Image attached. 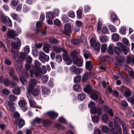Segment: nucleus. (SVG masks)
<instances>
[{"label":"nucleus","mask_w":134,"mask_h":134,"mask_svg":"<svg viewBox=\"0 0 134 134\" xmlns=\"http://www.w3.org/2000/svg\"><path fill=\"white\" fill-rule=\"evenodd\" d=\"M33 69L30 70V76L32 77L33 74H35L36 77L40 76L41 74H44L47 72L46 68H33Z\"/></svg>","instance_id":"nucleus-1"},{"label":"nucleus","mask_w":134,"mask_h":134,"mask_svg":"<svg viewBox=\"0 0 134 134\" xmlns=\"http://www.w3.org/2000/svg\"><path fill=\"white\" fill-rule=\"evenodd\" d=\"M88 107L91 109L90 112L91 113L95 114L97 113L99 115L101 114V109L99 108L96 109L95 107V104L94 102L92 101L91 102L88 104Z\"/></svg>","instance_id":"nucleus-2"},{"label":"nucleus","mask_w":134,"mask_h":134,"mask_svg":"<svg viewBox=\"0 0 134 134\" xmlns=\"http://www.w3.org/2000/svg\"><path fill=\"white\" fill-rule=\"evenodd\" d=\"M73 64L78 67L82 66L83 60L81 56L79 55L77 58H74L73 59Z\"/></svg>","instance_id":"nucleus-3"},{"label":"nucleus","mask_w":134,"mask_h":134,"mask_svg":"<svg viewBox=\"0 0 134 134\" xmlns=\"http://www.w3.org/2000/svg\"><path fill=\"white\" fill-rule=\"evenodd\" d=\"M18 103V105L21 107L23 111L25 112L28 109L27 103L23 98L21 97Z\"/></svg>","instance_id":"nucleus-4"},{"label":"nucleus","mask_w":134,"mask_h":134,"mask_svg":"<svg viewBox=\"0 0 134 134\" xmlns=\"http://www.w3.org/2000/svg\"><path fill=\"white\" fill-rule=\"evenodd\" d=\"M42 62L45 63L46 62H48L49 60V57L48 55H46L43 52H41L38 58Z\"/></svg>","instance_id":"nucleus-5"},{"label":"nucleus","mask_w":134,"mask_h":134,"mask_svg":"<svg viewBox=\"0 0 134 134\" xmlns=\"http://www.w3.org/2000/svg\"><path fill=\"white\" fill-rule=\"evenodd\" d=\"M21 45V41L18 38L14 39V42H12L11 45L13 48L16 49H19Z\"/></svg>","instance_id":"nucleus-6"},{"label":"nucleus","mask_w":134,"mask_h":134,"mask_svg":"<svg viewBox=\"0 0 134 134\" xmlns=\"http://www.w3.org/2000/svg\"><path fill=\"white\" fill-rule=\"evenodd\" d=\"M7 34L9 37L12 38H14L15 37L18 36V34L16 31L13 30H8Z\"/></svg>","instance_id":"nucleus-7"},{"label":"nucleus","mask_w":134,"mask_h":134,"mask_svg":"<svg viewBox=\"0 0 134 134\" xmlns=\"http://www.w3.org/2000/svg\"><path fill=\"white\" fill-rule=\"evenodd\" d=\"M118 44L121 48V51H123L124 54L126 55L129 51V48L127 47L124 46L123 44L120 43H118Z\"/></svg>","instance_id":"nucleus-8"},{"label":"nucleus","mask_w":134,"mask_h":134,"mask_svg":"<svg viewBox=\"0 0 134 134\" xmlns=\"http://www.w3.org/2000/svg\"><path fill=\"white\" fill-rule=\"evenodd\" d=\"M27 97L29 99V101L30 106L32 107L35 108L36 107L35 102L34 100V98L31 96H27Z\"/></svg>","instance_id":"nucleus-9"},{"label":"nucleus","mask_w":134,"mask_h":134,"mask_svg":"<svg viewBox=\"0 0 134 134\" xmlns=\"http://www.w3.org/2000/svg\"><path fill=\"white\" fill-rule=\"evenodd\" d=\"M18 122L19 126V128H21L25 124V121L22 118H19L14 122V124L17 122Z\"/></svg>","instance_id":"nucleus-10"},{"label":"nucleus","mask_w":134,"mask_h":134,"mask_svg":"<svg viewBox=\"0 0 134 134\" xmlns=\"http://www.w3.org/2000/svg\"><path fill=\"white\" fill-rule=\"evenodd\" d=\"M47 114L51 119L56 118L58 116V114L53 111L48 112Z\"/></svg>","instance_id":"nucleus-11"},{"label":"nucleus","mask_w":134,"mask_h":134,"mask_svg":"<svg viewBox=\"0 0 134 134\" xmlns=\"http://www.w3.org/2000/svg\"><path fill=\"white\" fill-rule=\"evenodd\" d=\"M80 51L79 49H77L71 52L70 54V56L72 58V59L74 58H77L78 57H76V56L78 54L80 53Z\"/></svg>","instance_id":"nucleus-12"},{"label":"nucleus","mask_w":134,"mask_h":134,"mask_svg":"<svg viewBox=\"0 0 134 134\" xmlns=\"http://www.w3.org/2000/svg\"><path fill=\"white\" fill-rule=\"evenodd\" d=\"M63 59L65 63L68 64L67 62V60L69 61L70 62V63L71 62V59L69 57L67 53L66 52H65L64 54H63Z\"/></svg>","instance_id":"nucleus-13"},{"label":"nucleus","mask_w":134,"mask_h":134,"mask_svg":"<svg viewBox=\"0 0 134 134\" xmlns=\"http://www.w3.org/2000/svg\"><path fill=\"white\" fill-rule=\"evenodd\" d=\"M34 86L29 84L27 87V91L26 92V96H31V93L33 91Z\"/></svg>","instance_id":"nucleus-14"},{"label":"nucleus","mask_w":134,"mask_h":134,"mask_svg":"<svg viewBox=\"0 0 134 134\" xmlns=\"http://www.w3.org/2000/svg\"><path fill=\"white\" fill-rule=\"evenodd\" d=\"M83 55L85 58L86 59H88L91 56V53L87 50L84 49L83 50Z\"/></svg>","instance_id":"nucleus-15"},{"label":"nucleus","mask_w":134,"mask_h":134,"mask_svg":"<svg viewBox=\"0 0 134 134\" xmlns=\"http://www.w3.org/2000/svg\"><path fill=\"white\" fill-rule=\"evenodd\" d=\"M71 26L69 23H66L64 25V30L65 32L70 33L71 32Z\"/></svg>","instance_id":"nucleus-16"},{"label":"nucleus","mask_w":134,"mask_h":134,"mask_svg":"<svg viewBox=\"0 0 134 134\" xmlns=\"http://www.w3.org/2000/svg\"><path fill=\"white\" fill-rule=\"evenodd\" d=\"M50 47L49 44L48 43H45L43 45V49L44 52L48 53L49 51V48Z\"/></svg>","instance_id":"nucleus-17"},{"label":"nucleus","mask_w":134,"mask_h":134,"mask_svg":"<svg viewBox=\"0 0 134 134\" xmlns=\"http://www.w3.org/2000/svg\"><path fill=\"white\" fill-rule=\"evenodd\" d=\"M52 123V122L49 120H44L43 121L42 124L46 127L50 126Z\"/></svg>","instance_id":"nucleus-18"},{"label":"nucleus","mask_w":134,"mask_h":134,"mask_svg":"<svg viewBox=\"0 0 134 134\" xmlns=\"http://www.w3.org/2000/svg\"><path fill=\"white\" fill-rule=\"evenodd\" d=\"M4 22L6 21L7 22V25L9 26H11L12 25V23L11 20L7 16L4 17Z\"/></svg>","instance_id":"nucleus-19"},{"label":"nucleus","mask_w":134,"mask_h":134,"mask_svg":"<svg viewBox=\"0 0 134 134\" xmlns=\"http://www.w3.org/2000/svg\"><path fill=\"white\" fill-rule=\"evenodd\" d=\"M108 39L107 36L103 35L100 37V40L101 42L105 43L108 41Z\"/></svg>","instance_id":"nucleus-20"},{"label":"nucleus","mask_w":134,"mask_h":134,"mask_svg":"<svg viewBox=\"0 0 134 134\" xmlns=\"http://www.w3.org/2000/svg\"><path fill=\"white\" fill-rule=\"evenodd\" d=\"M127 61L128 63H129L132 62L134 64V56H129L127 57Z\"/></svg>","instance_id":"nucleus-21"},{"label":"nucleus","mask_w":134,"mask_h":134,"mask_svg":"<svg viewBox=\"0 0 134 134\" xmlns=\"http://www.w3.org/2000/svg\"><path fill=\"white\" fill-rule=\"evenodd\" d=\"M12 91L15 94L19 95L21 93L20 89L19 88L15 87L12 90Z\"/></svg>","instance_id":"nucleus-22"},{"label":"nucleus","mask_w":134,"mask_h":134,"mask_svg":"<svg viewBox=\"0 0 134 134\" xmlns=\"http://www.w3.org/2000/svg\"><path fill=\"white\" fill-rule=\"evenodd\" d=\"M112 38L115 41H117L119 39V35L117 34H114L112 35Z\"/></svg>","instance_id":"nucleus-23"},{"label":"nucleus","mask_w":134,"mask_h":134,"mask_svg":"<svg viewBox=\"0 0 134 134\" xmlns=\"http://www.w3.org/2000/svg\"><path fill=\"white\" fill-rule=\"evenodd\" d=\"M41 118L36 117L32 122L31 124L32 125H35L36 123L39 124L41 122Z\"/></svg>","instance_id":"nucleus-24"},{"label":"nucleus","mask_w":134,"mask_h":134,"mask_svg":"<svg viewBox=\"0 0 134 134\" xmlns=\"http://www.w3.org/2000/svg\"><path fill=\"white\" fill-rule=\"evenodd\" d=\"M99 95V94L98 92L97 91H96L95 93L92 94L91 98L93 100H96L98 98Z\"/></svg>","instance_id":"nucleus-25"},{"label":"nucleus","mask_w":134,"mask_h":134,"mask_svg":"<svg viewBox=\"0 0 134 134\" xmlns=\"http://www.w3.org/2000/svg\"><path fill=\"white\" fill-rule=\"evenodd\" d=\"M71 70L76 74L77 75L79 74L81 72V70L79 68H72L71 69Z\"/></svg>","instance_id":"nucleus-26"},{"label":"nucleus","mask_w":134,"mask_h":134,"mask_svg":"<svg viewBox=\"0 0 134 134\" xmlns=\"http://www.w3.org/2000/svg\"><path fill=\"white\" fill-rule=\"evenodd\" d=\"M104 108L105 109H107V111L108 113L111 116H114V114L111 109L108 108V106L106 105L104 106Z\"/></svg>","instance_id":"nucleus-27"},{"label":"nucleus","mask_w":134,"mask_h":134,"mask_svg":"<svg viewBox=\"0 0 134 134\" xmlns=\"http://www.w3.org/2000/svg\"><path fill=\"white\" fill-rule=\"evenodd\" d=\"M117 60L119 62H124L125 57L123 56L118 55L116 57Z\"/></svg>","instance_id":"nucleus-28"},{"label":"nucleus","mask_w":134,"mask_h":134,"mask_svg":"<svg viewBox=\"0 0 134 134\" xmlns=\"http://www.w3.org/2000/svg\"><path fill=\"white\" fill-rule=\"evenodd\" d=\"M118 43H117L118 47H115L114 49V52L117 55H119L120 53V51H121V48L118 44Z\"/></svg>","instance_id":"nucleus-29"},{"label":"nucleus","mask_w":134,"mask_h":134,"mask_svg":"<svg viewBox=\"0 0 134 134\" xmlns=\"http://www.w3.org/2000/svg\"><path fill=\"white\" fill-rule=\"evenodd\" d=\"M42 92L44 94L46 95L49 93L50 90L48 88H44L42 89Z\"/></svg>","instance_id":"nucleus-30"},{"label":"nucleus","mask_w":134,"mask_h":134,"mask_svg":"<svg viewBox=\"0 0 134 134\" xmlns=\"http://www.w3.org/2000/svg\"><path fill=\"white\" fill-rule=\"evenodd\" d=\"M9 98L10 101L13 102L17 99V97L15 96L13 94H11L9 96Z\"/></svg>","instance_id":"nucleus-31"},{"label":"nucleus","mask_w":134,"mask_h":134,"mask_svg":"<svg viewBox=\"0 0 134 134\" xmlns=\"http://www.w3.org/2000/svg\"><path fill=\"white\" fill-rule=\"evenodd\" d=\"M40 93V90L37 88H35L32 91V93L34 96L38 95Z\"/></svg>","instance_id":"nucleus-32"},{"label":"nucleus","mask_w":134,"mask_h":134,"mask_svg":"<svg viewBox=\"0 0 134 134\" xmlns=\"http://www.w3.org/2000/svg\"><path fill=\"white\" fill-rule=\"evenodd\" d=\"M113 44H110L107 49V51L108 53L110 54H112L113 53Z\"/></svg>","instance_id":"nucleus-33"},{"label":"nucleus","mask_w":134,"mask_h":134,"mask_svg":"<svg viewBox=\"0 0 134 134\" xmlns=\"http://www.w3.org/2000/svg\"><path fill=\"white\" fill-rule=\"evenodd\" d=\"M84 91L87 93H90L91 92V88L90 85L86 86L84 88Z\"/></svg>","instance_id":"nucleus-34"},{"label":"nucleus","mask_w":134,"mask_h":134,"mask_svg":"<svg viewBox=\"0 0 134 134\" xmlns=\"http://www.w3.org/2000/svg\"><path fill=\"white\" fill-rule=\"evenodd\" d=\"M49 42L51 43H53L55 44L58 43V41L55 38L52 37H50L49 39Z\"/></svg>","instance_id":"nucleus-35"},{"label":"nucleus","mask_w":134,"mask_h":134,"mask_svg":"<svg viewBox=\"0 0 134 134\" xmlns=\"http://www.w3.org/2000/svg\"><path fill=\"white\" fill-rule=\"evenodd\" d=\"M37 83V80L35 79H31L29 82V84L33 86H35Z\"/></svg>","instance_id":"nucleus-36"},{"label":"nucleus","mask_w":134,"mask_h":134,"mask_svg":"<svg viewBox=\"0 0 134 134\" xmlns=\"http://www.w3.org/2000/svg\"><path fill=\"white\" fill-rule=\"evenodd\" d=\"M94 49L95 51H99L100 49V44L98 42H96L94 46Z\"/></svg>","instance_id":"nucleus-37"},{"label":"nucleus","mask_w":134,"mask_h":134,"mask_svg":"<svg viewBox=\"0 0 134 134\" xmlns=\"http://www.w3.org/2000/svg\"><path fill=\"white\" fill-rule=\"evenodd\" d=\"M85 95L83 93H82L78 95L77 98L79 100H82L85 98Z\"/></svg>","instance_id":"nucleus-38"},{"label":"nucleus","mask_w":134,"mask_h":134,"mask_svg":"<svg viewBox=\"0 0 134 134\" xmlns=\"http://www.w3.org/2000/svg\"><path fill=\"white\" fill-rule=\"evenodd\" d=\"M101 120L102 122L106 123L108 120V116L106 114L103 115Z\"/></svg>","instance_id":"nucleus-39"},{"label":"nucleus","mask_w":134,"mask_h":134,"mask_svg":"<svg viewBox=\"0 0 134 134\" xmlns=\"http://www.w3.org/2000/svg\"><path fill=\"white\" fill-rule=\"evenodd\" d=\"M55 125L57 128L59 130L61 129L64 130L65 129L64 126L59 124L55 123Z\"/></svg>","instance_id":"nucleus-40"},{"label":"nucleus","mask_w":134,"mask_h":134,"mask_svg":"<svg viewBox=\"0 0 134 134\" xmlns=\"http://www.w3.org/2000/svg\"><path fill=\"white\" fill-rule=\"evenodd\" d=\"M107 47V44H104L102 45L101 46V51L102 53H104L105 52Z\"/></svg>","instance_id":"nucleus-41"},{"label":"nucleus","mask_w":134,"mask_h":134,"mask_svg":"<svg viewBox=\"0 0 134 134\" xmlns=\"http://www.w3.org/2000/svg\"><path fill=\"white\" fill-rule=\"evenodd\" d=\"M53 49L57 53H59L62 50V49L56 46H53Z\"/></svg>","instance_id":"nucleus-42"},{"label":"nucleus","mask_w":134,"mask_h":134,"mask_svg":"<svg viewBox=\"0 0 134 134\" xmlns=\"http://www.w3.org/2000/svg\"><path fill=\"white\" fill-rule=\"evenodd\" d=\"M102 25V22L99 19L97 24V29L98 31H100L101 28V26Z\"/></svg>","instance_id":"nucleus-43"},{"label":"nucleus","mask_w":134,"mask_h":134,"mask_svg":"<svg viewBox=\"0 0 134 134\" xmlns=\"http://www.w3.org/2000/svg\"><path fill=\"white\" fill-rule=\"evenodd\" d=\"M111 19L113 21L117 20L118 18L116 15L114 13H111L110 15Z\"/></svg>","instance_id":"nucleus-44"},{"label":"nucleus","mask_w":134,"mask_h":134,"mask_svg":"<svg viewBox=\"0 0 134 134\" xmlns=\"http://www.w3.org/2000/svg\"><path fill=\"white\" fill-rule=\"evenodd\" d=\"M61 19L64 22H67L69 21V18L66 15H63L61 17Z\"/></svg>","instance_id":"nucleus-45"},{"label":"nucleus","mask_w":134,"mask_h":134,"mask_svg":"<svg viewBox=\"0 0 134 134\" xmlns=\"http://www.w3.org/2000/svg\"><path fill=\"white\" fill-rule=\"evenodd\" d=\"M77 18L79 19H80L81 18L82 16V11L80 9L77 11Z\"/></svg>","instance_id":"nucleus-46"},{"label":"nucleus","mask_w":134,"mask_h":134,"mask_svg":"<svg viewBox=\"0 0 134 134\" xmlns=\"http://www.w3.org/2000/svg\"><path fill=\"white\" fill-rule=\"evenodd\" d=\"M92 120L94 122H98L99 120V117L97 115H94L92 118Z\"/></svg>","instance_id":"nucleus-47"},{"label":"nucleus","mask_w":134,"mask_h":134,"mask_svg":"<svg viewBox=\"0 0 134 134\" xmlns=\"http://www.w3.org/2000/svg\"><path fill=\"white\" fill-rule=\"evenodd\" d=\"M34 62V67H40L41 65V63L38 60H35Z\"/></svg>","instance_id":"nucleus-48"},{"label":"nucleus","mask_w":134,"mask_h":134,"mask_svg":"<svg viewBox=\"0 0 134 134\" xmlns=\"http://www.w3.org/2000/svg\"><path fill=\"white\" fill-rule=\"evenodd\" d=\"M90 42L92 47H94L96 43L95 39L94 38H91L90 40Z\"/></svg>","instance_id":"nucleus-49"},{"label":"nucleus","mask_w":134,"mask_h":134,"mask_svg":"<svg viewBox=\"0 0 134 134\" xmlns=\"http://www.w3.org/2000/svg\"><path fill=\"white\" fill-rule=\"evenodd\" d=\"M20 79L21 82L24 86H26L27 84V81L25 78L23 77H20Z\"/></svg>","instance_id":"nucleus-50"},{"label":"nucleus","mask_w":134,"mask_h":134,"mask_svg":"<svg viewBox=\"0 0 134 134\" xmlns=\"http://www.w3.org/2000/svg\"><path fill=\"white\" fill-rule=\"evenodd\" d=\"M48 78L47 76L45 75H43L41 77L42 80L44 83H46L48 81Z\"/></svg>","instance_id":"nucleus-51"},{"label":"nucleus","mask_w":134,"mask_h":134,"mask_svg":"<svg viewBox=\"0 0 134 134\" xmlns=\"http://www.w3.org/2000/svg\"><path fill=\"white\" fill-rule=\"evenodd\" d=\"M14 104V103L12 102H8V106H9L10 107V108L12 109H10L11 111H13L15 109V108L13 106V104Z\"/></svg>","instance_id":"nucleus-52"},{"label":"nucleus","mask_w":134,"mask_h":134,"mask_svg":"<svg viewBox=\"0 0 134 134\" xmlns=\"http://www.w3.org/2000/svg\"><path fill=\"white\" fill-rule=\"evenodd\" d=\"M54 23L56 25L60 26L61 25V22L58 19H55L54 22Z\"/></svg>","instance_id":"nucleus-53"},{"label":"nucleus","mask_w":134,"mask_h":134,"mask_svg":"<svg viewBox=\"0 0 134 134\" xmlns=\"http://www.w3.org/2000/svg\"><path fill=\"white\" fill-rule=\"evenodd\" d=\"M102 131L104 133H107L108 131V127L106 126H103L102 128Z\"/></svg>","instance_id":"nucleus-54"},{"label":"nucleus","mask_w":134,"mask_h":134,"mask_svg":"<svg viewBox=\"0 0 134 134\" xmlns=\"http://www.w3.org/2000/svg\"><path fill=\"white\" fill-rule=\"evenodd\" d=\"M108 29L107 27L105 26H103L102 29L101 31L104 34H106L108 31Z\"/></svg>","instance_id":"nucleus-55"},{"label":"nucleus","mask_w":134,"mask_h":134,"mask_svg":"<svg viewBox=\"0 0 134 134\" xmlns=\"http://www.w3.org/2000/svg\"><path fill=\"white\" fill-rule=\"evenodd\" d=\"M26 57L25 54L23 52H21L19 56V58L22 60L25 59Z\"/></svg>","instance_id":"nucleus-56"},{"label":"nucleus","mask_w":134,"mask_h":134,"mask_svg":"<svg viewBox=\"0 0 134 134\" xmlns=\"http://www.w3.org/2000/svg\"><path fill=\"white\" fill-rule=\"evenodd\" d=\"M80 42L79 39H77L72 41V42L74 45H77L80 43Z\"/></svg>","instance_id":"nucleus-57"},{"label":"nucleus","mask_w":134,"mask_h":134,"mask_svg":"<svg viewBox=\"0 0 134 134\" xmlns=\"http://www.w3.org/2000/svg\"><path fill=\"white\" fill-rule=\"evenodd\" d=\"M81 79V76H77L74 78V81L75 83H78L80 82Z\"/></svg>","instance_id":"nucleus-58"},{"label":"nucleus","mask_w":134,"mask_h":134,"mask_svg":"<svg viewBox=\"0 0 134 134\" xmlns=\"http://www.w3.org/2000/svg\"><path fill=\"white\" fill-rule=\"evenodd\" d=\"M88 73L87 72H86L83 75L82 80L83 81H85L88 79Z\"/></svg>","instance_id":"nucleus-59"},{"label":"nucleus","mask_w":134,"mask_h":134,"mask_svg":"<svg viewBox=\"0 0 134 134\" xmlns=\"http://www.w3.org/2000/svg\"><path fill=\"white\" fill-rule=\"evenodd\" d=\"M93 64L91 61H87L86 63V67H93Z\"/></svg>","instance_id":"nucleus-60"},{"label":"nucleus","mask_w":134,"mask_h":134,"mask_svg":"<svg viewBox=\"0 0 134 134\" xmlns=\"http://www.w3.org/2000/svg\"><path fill=\"white\" fill-rule=\"evenodd\" d=\"M53 15L51 12L48 13L46 15V17L49 19H52L53 17Z\"/></svg>","instance_id":"nucleus-61"},{"label":"nucleus","mask_w":134,"mask_h":134,"mask_svg":"<svg viewBox=\"0 0 134 134\" xmlns=\"http://www.w3.org/2000/svg\"><path fill=\"white\" fill-rule=\"evenodd\" d=\"M6 86H8L10 85V81L8 79H5L3 83Z\"/></svg>","instance_id":"nucleus-62"},{"label":"nucleus","mask_w":134,"mask_h":134,"mask_svg":"<svg viewBox=\"0 0 134 134\" xmlns=\"http://www.w3.org/2000/svg\"><path fill=\"white\" fill-rule=\"evenodd\" d=\"M126 29L125 27H121L120 31V33L122 35L125 34V33Z\"/></svg>","instance_id":"nucleus-63"},{"label":"nucleus","mask_w":134,"mask_h":134,"mask_svg":"<svg viewBox=\"0 0 134 134\" xmlns=\"http://www.w3.org/2000/svg\"><path fill=\"white\" fill-rule=\"evenodd\" d=\"M109 27L110 30L112 32H114L116 31V29L114 26L110 25L109 26Z\"/></svg>","instance_id":"nucleus-64"}]
</instances>
